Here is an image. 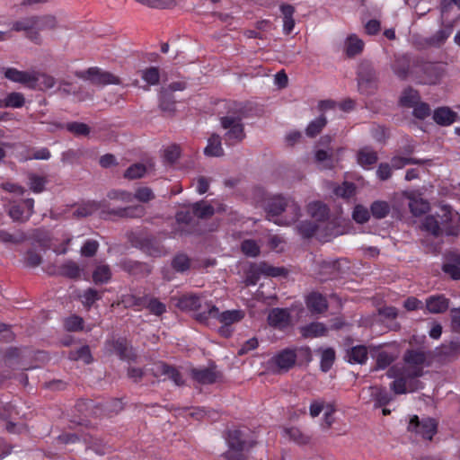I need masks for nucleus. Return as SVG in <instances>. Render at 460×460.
Here are the masks:
<instances>
[{"label": "nucleus", "mask_w": 460, "mask_h": 460, "mask_svg": "<svg viewBox=\"0 0 460 460\" xmlns=\"http://www.w3.org/2000/svg\"><path fill=\"white\" fill-rule=\"evenodd\" d=\"M413 76L420 84H437L445 75V66L439 62L428 61L421 57H415Z\"/></svg>", "instance_id": "nucleus-5"}, {"label": "nucleus", "mask_w": 460, "mask_h": 460, "mask_svg": "<svg viewBox=\"0 0 460 460\" xmlns=\"http://www.w3.org/2000/svg\"><path fill=\"white\" fill-rule=\"evenodd\" d=\"M192 214L199 219H208L214 216L216 210L212 205L205 200H199L190 205Z\"/></svg>", "instance_id": "nucleus-33"}, {"label": "nucleus", "mask_w": 460, "mask_h": 460, "mask_svg": "<svg viewBox=\"0 0 460 460\" xmlns=\"http://www.w3.org/2000/svg\"><path fill=\"white\" fill-rule=\"evenodd\" d=\"M280 11L283 14V31L288 35L295 27V20L293 18L295 7L288 4H283L280 5Z\"/></svg>", "instance_id": "nucleus-35"}, {"label": "nucleus", "mask_w": 460, "mask_h": 460, "mask_svg": "<svg viewBox=\"0 0 460 460\" xmlns=\"http://www.w3.org/2000/svg\"><path fill=\"white\" fill-rule=\"evenodd\" d=\"M352 218L358 224L367 223L370 218V212L366 207L357 205L354 208Z\"/></svg>", "instance_id": "nucleus-63"}, {"label": "nucleus", "mask_w": 460, "mask_h": 460, "mask_svg": "<svg viewBox=\"0 0 460 460\" xmlns=\"http://www.w3.org/2000/svg\"><path fill=\"white\" fill-rule=\"evenodd\" d=\"M429 160L417 159L411 157L394 156L390 161L392 169H402L407 164H425Z\"/></svg>", "instance_id": "nucleus-44"}, {"label": "nucleus", "mask_w": 460, "mask_h": 460, "mask_svg": "<svg viewBox=\"0 0 460 460\" xmlns=\"http://www.w3.org/2000/svg\"><path fill=\"white\" fill-rule=\"evenodd\" d=\"M454 5H456L460 10V0H441L439 5L440 13L448 17H453L456 14H458L455 11Z\"/></svg>", "instance_id": "nucleus-61"}, {"label": "nucleus", "mask_w": 460, "mask_h": 460, "mask_svg": "<svg viewBox=\"0 0 460 460\" xmlns=\"http://www.w3.org/2000/svg\"><path fill=\"white\" fill-rule=\"evenodd\" d=\"M146 172L145 164L137 163L130 165L124 172L123 176L128 180H136L142 178Z\"/></svg>", "instance_id": "nucleus-57"}, {"label": "nucleus", "mask_w": 460, "mask_h": 460, "mask_svg": "<svg viewBox=\"0 0 460 460\" xmlns=\"http://www.w3.org/2000/svg\"><path fill=\"white\" fill-rule=\"evenodd\" d=\"M106 346L119 358V359L131 362L137 360V353L128 340L123 337L106 341Z\"/></svg>", "instance_id": "nucleus-15"}, {"label": "nucleus", "mask_w": 460, "mask_h": 460, "mask_svg": "<svg viewBox=\"0 0 460 460\" xmlns=\"http://www.w3.org/2000/svg\"><path fill=\"white\" fill-rule=\"evenodd\" d=\"M81 268L75 261L67 260L58 268V270H48V274L58 275L70 279H78L81 277Z\"/></svg>", "instance_id": "nucleus-23"}, {"label": "nucleus", "mask_w": 460, "mask_h": 460, "mask_svg": "<svg viewBox=\"0 0 460 460\" xmlns=\"http://www.w3.org/2000/svg\"><path fill=\"white\" fill-rule=\"evenodd\" d=\"M226 442L228 450L243 451L246 448L247 442L244 433L241 429H232L227 433Z\"/></svg>", "instance_id": "nucleus-30"}, {"label": "nucleus", "mask_w": 460, "mask_h": 460, "mask_svg": "<svg viewBox=\"0 0 460 460\" xmlns=\"http://www.w3.org/2000/svg\"><path fill=\"white\" fill-rule=\"evenodd\" d=\"M459 20L460 14H456L453 17H448L440 13V29L437 31L433 35L423 40L425 46L433 48H440L441 46H443L447 40L452 34L453 30Z\"/></svg>", "instance_id": "nucleus-7"}, {"label": "nucleus", "mask_w": 460, "mask_h": 460, "mask_svg": "<svg viewBox=\"0 0 460 460\" xmlns=\"http://www.w3.org/2000/svg\"><path fill=\"white\" fill-rule=\"evenodd\" d=\"M415 57L409 54L394 56L391 64V68L394 75L401 80H406L411 75V70H414Z\"/></svg>", "instance_id": "nucleus-17"}, {"label": "nucleus", "mask_w": 460, "mask_h": 460, "mask_svg": "<svg viewBox=\"0 0 460 460\" xmlns=\"http://www.w3.org/2000/svg\"><path fill=\"white\" fill-rule=\"evenodd\" d=\"M159 109L167 117L174 116L176 112V101L173 94L168 90H161L159 93Z\"/></svg>", "instance_id": "nucleus-26"}, {"label": "nucleus", "mask_w": 460, "mask_h": 460, "mask_svg": "<svg viewBox=\"0 0 460 460\" xmlns=\"http://www.w3.org/2000/svg\"><path fill=\"white\" fill-rule=\"evenodd\" d=\"M58 27L57 17L52 14L34 15V28L38 31L55 30Z\"/></svg>", "instance_id": "nucleus-39"}, {"label": "nucleus", "mask_w": 460, "mask_h": 460, "mask_svg": "<svg viewBox=\"0 0 460 460\" xmlns=\"http://www.w3.org/2000/svg\"><path fill=\"white\" fill-rule=\"evenodd\" d=\"M410 211L415 217L425 214L429 209V203L422 199H411L409 202Z\"/></svg>", "instance_id": "nucleus-62"}, {"label": "nucleus", "mask_w": 460, "mask_h": 460, "mask_svg": "<svg viewBox=\"0 0 460 460\" xmlns=\"http://www.w3.org/2000/svg\"><path fill=\"white\" fill-rule=\"evenodd\" d=\"M99 209H107L105 201H87L78 206V208L73 212V217L76 218L87 217Z\"/></svg>", "instance_id": "nucleus-28"}, {"label": "nucleus", "mask_w": 460, "mask_h": 460, "mask_svg": "<svg viewBox=\"0 0 460 460\" xmlns=\"http://www.w3.org/2000/svg\"><path fill=\"white\" fill-rule=\"evenodd\" d=\"M130 242L133 247L147 256L159 258L168 254V251L162 242L152 234H138L134 235Z\"/></svg>", "instance_id": "nucleus-6"}, {"label": "nucleus", "mask_w": 460, "mask_h": 460, "mask_svg": "<svg viewBox=\"0 0 460 460\" xmlns=\"http://www.w3.org/2000/svg\"><path fill=\"white\" fill-rule=\"evenodd\" d=\"M222 138L218 134H212L208 139V145L204 149V154L209 157H221L224 155L222 147Z\"/></svg>", "instance_id": "nucleus-31"}, {"label": "nucleus", "mask_w": 460, "mask_h": 460, "mask_svg": "<svg viewBox=\"0 0 460 460\" xmlns=\"http://www.w3.org/2000/svg\"><path fill=\"white\" fill-rule=\"evenodd\" d=\"M173 300L176 301L175 306L184 312L197 311L202 303L201 296L192 293L183 294Z\"/></svg>", "instance_id": "nucleus-21"}, {"label": "nucleus", "mask_w": 460, "mask_h": 460, "mask_svg": "<svg viewBox=\"0 0 460 460\" xmlns=\"http://www.w3.org/2000/svg\"><path fill=\"white\" fill-rule=\"evenodd\" d=\"M261 272L266 277H287L288 270L285 267H275L266 261H261Z\"/></svg>", "instance_id": "nucleus-48"}, {"label": "nucleus", "mask_w": 460, "mask_h": 460, "mask_svg": "<svg viewBox=\"0 0 460 460\" xmlns=\"http://www.w3.org/2000/svg\"><path fill=\"white\" fill-rule=\"evenodd\" d=\"M441 214L428 215L419 226L422 232L420 243L428 253L441 252L444 236L457 237L460 234V214L450 206L440 208Z\"/></svg>", "instance_id": "nucleus-1"}, {"label": "nucleus", "mask_w": 460, "mask_h": 460, "mask_svg": "<svg viewBox=\"0 0 460 460\" xmlns=\"http://www.w3.org/2000/svg\"><path fill=\"white\" fill-rule=\"evenodd\" d=\"M172 268L176 272L183 273L190 268V259L185 253H177L172 260Z\"/></svg>", "instance_id": "nucleus-46"}, {"label": "nucleus", "mask_w": 460, "mask_h": 460, "mask_svg": "<svg viewBox=\"0 0 460 460\" xmlns=\"http://www.w3.org/2000/svg\"><path fill=\"white\" fill-rule=\"evenodd\" d=\"M191 378L200 385H212L222 378V373L217 370L214 362L207 367H192L190 370Z\"/></svg>", "instance_id": "nucleus-13"}, {"label": "nucleus", "mask_w": 460, "mask_h": 460, "mask_svg": "<svg viewBox=\"0 0 460 460\" xmlns=\"http://www.w3.org/2000/svg\"><path fill=\"white\" fill-rule=\"evenodd\" d=\"M368 390L375 408L384 407L394 400V396L384 386L373 385Z\"/></svg>", "instance_id": "nucleus-24"}, {"label": "nucleus", "mask_w": 460, "mask_h": 460, "mask_svg": "<svg viewBox=\"0 0 460 460\" xmlns=\"http://www.w3.org/2000/svg\"><path fill=\"white\" fill-rule=\"evenodd\" d=\"M329 208L328 207L320 202H313L308 206L309 215L319 222L326 221L329 218Z\"/></svg>", "instance_id": "nucleus-38"}, {"label": "nucleus", "mask_w": 460, "mask_h": 460, "mask_svg": "<svg viewBox=\"0 0 460 460\" xmlns=\"http://www.w3.org/2000/svg\"><path fill=\"white\" fill-rule=\"evenodd\" d=\"M377 160V153L368 146L359 149L357 153V162L364 168H367L375 164Z\"/></svg>", "instance_id": "nucleus-34"}, {"label": "nucleus", "mask_w": 460, "mask_h": 460, "mask_svg": "<svg viewBox=\"0 0 460 460\" xmlns=\"http://www.w3.org/2000/svg\"><path fill=\"white\" fill-rule=\"evenodd\" d=\"M420 101V93L417 90L409 86L405 88L399 100V103L402 107L412 108Z\"/></svg>", "instance_id": "nucleus-36"}, {"label": "nucleus", "mask_w": 460, "mask_h": 460, "mask_svg": "<svg viewBox=\"0 0 460 460\" xmlns=\"http://www.w3.org/2000/svg\"><path fill=\"white\" fill-rule=\"evenodd\" d=\"M4 77L13 83H19L30 89L38 87L39 78L36 72L21 71L14 67L3 68Z\"/></svg>", "instance_id": "nucleus-14"}, {"label": "nucleus", "mask_w": 460, "mask_h": 460, "mask_svg": "<svg viewBox=\"0 0 460 460\" xmlns=\"http://www.w3.org/2000/svg\"><path fill=\"white\" fill-rule=\"evenodd\" d=\"M146 214V208L142 205H134L119 208L101 210V217L103 219H110L111 216L120 218H140Z\"/></svg>", "instance_id": "nucleus-16"}, {"label": "nucleus", "mask_w": 460, "mask_h": 460, "mask_svg": "<svg viewBox=\"0 0 460 460\" xmlns=\"http://www.w3.org/2000/svg\"><path fill=\"white\" fill-rule=\"evenodd\" d=\"M306 307L312 313L323 314L328 309L325 296L318 292L310 293L305 299Z\"/></svg>", "instance_id": "nucleus-25"}, {"label": "nucleus", "mask_w": 460, "mask_h": 460, "mask_svg": "<svg viewBox=\"0 0 460 460\" xmlns=\"http://www.w3.org/2000/svg\"><path fill=\"white\" fill-rule=\"evenodd\" d=\"M427 359V353L422 349H407L403 355V361L407 367L404 369L420 368L423 372V365Z\"/></svg>", "instance_id": "nucleus-22"}, {"label": "nucleus", "mask_w": 460, "mask_h": 460, "mask_svg": "<svg viewBox=\"0 0 460 460\" xmlns=\"http://www.w3.org/2000/svg\"><path fill=\"white\" fill-rule=\"evenodd\" d=\"M206 305L208 311L197 314L195 317L200 323H207L208 318L212 317L217 319L224 325H231L240 322L244 316V314L241 310H227L220 313L216 305L208 303H207Z\"/></svg>", "instance_id": "nucleus-9"}, {"label": "nucleus", "mask_w": 460, "mask_h": 460, "mask_svg": "<svg viewBox=\"0 0 460 460\" xmlns=\"http://www.w3.org/2000/svg\"><path fill=\"white\" fill-rule=\"evenodd\" d=\"M358 91L362 94H373L377 89V75L373 65L368 61H362L357 72Z\"/></svg>", "instance_id": "nucleus-10"}, {"label": "nucleus", "mask_w": 460, "mask_h": 460, "mask_svg": "<svg viewBox=\"0 0 460 460\" xmlns=\"http://www.w3.org/2000/svg\"><path fill=\"white\" fill-rule=\"evenodd\" d=\"M74 75L79 79L89 81L90 84L95 86L121 84L119 77L98 66H92L86 70H77L74 72Z\"/></svg>", "instance_id": "nucleus-8"}, {"label": "nucleus", "mask_w": 460, "mask_h": 460, "mask_svg": "<svg viewBox=\"0 0 460 460\" xmlns=\"http://www.w3.org/2000/svg\"><path fill=\"white\" fill-rule=\"evenodd\" d=\"M314 158L318 164H323L326 169L333 167V151L331 148L316 150Z\"/></svg>", "instance_id": "nucleus-47"}, {"label": "nucleus", "mask_w": 460, "mask_h": 460, "mask_svg": "<svg viewBox=\"0 0 460 460\" xmlns=\"http://www.w3.org/2000/svg\"><path fill=\"white\" fill-rule=\"evenodd\" d=\"M118 267L135 279H145L153 271V266L151 264L128 257L122 258L118 262Z\"/></svg>", "instance_id": "nucleus-11"}, {"label": "nucleus", "mask_w": 460, "mask_h": 460, "mask_svg": "<svg viewBox=\"0 0 460 460\" xmlns=\"http://www.w3.org/2000/svg\"><path fill=\"white\" fill-rule=\"evenodd\" d=\"M152 373L155 376H166L178 386L184 385V380L178 369L164 361L156 362L152 368Z\"/></svg>", "instance_id": "nucleus-19"}, {"label": "nucleus", "mask_w": 460, "mask_h": 460, "mask_svg": "<svg viewBox=\"0 0 460 460\" xmlns=\"http://www.w3.org/2000/svg\"><path fill=\"white\" fill-rule=\"evenodd\" d=\"M326 117L322 114L315 119L312 120L305 128V134L309 137H314L321 133L323 128L326 126Z\"/></svg>", "instance_id": "nucleus-45"}, {"label": "nucleus", "mask_w": 460, "mask_h": 460, "mask_svg": "<svg viewBox=\"0 0 460 460\" xmlns=\"http://www.w3.org/2000/svg\"><path fill=\"white\" fill-rule=\"evenodd\" d=\"M391 208L388 202L384 200H376L370 206V212L376 219H383L388 216Z\"/></svg>", "instance_id": "nucleus-43"}, {"label": "nucleus", "mask_w": 460, "mask_h": 460, "mask_svg": "<svg viewBox=\"0 0 460 460\" xmlns=\"http://www.w3.org/2000/svg\"><path fill=\"white\" fill-rule=\"evenodd\" d=\"M253 115L251 103L234 102L226 116L220 118V125L226 129L224 139L226 145L241 143L246 137L243 119Z\"/></svg>", "instance_id": "nucleus-2"}, {"label": "nucleus", "mask_w": 460, "mask_h": 460, "mask_svg": "<svg viewBox=\"0 0 460 460\" xmlns=\"http://www.w3.org/2000/svg\"><path fill=\"white\" fill-rule=\"evenodd\" d=\"M267 320L270 326L283 330L289 325L291 316L288 309L273 308L269 313Z\"/></svg>", "instance_id": "nucleus-20"}, {"label": "nucleus", "mask_w": 460, "mask_h": 460, "mask_svg": "<svg viewBox=\"0 0 460 460\" xmlns=\"http://www.w3.org/2000/svg\"><path fill=\"white\" fill-rule=\"evenodd\" d=\"M67 131L74 134L76 137L88 136L91 132L90 127L83 122H68L64 127Z\"/></svg>", "instance_id": "nucleus-54"}, {"label": "nucleus", "mask_w": 460, "mask_h": 460, "mask_svg": "<svg viewBox=\"0 0 460 460\" xmlns=\"http://www.w3.org/2000/svg\"><path fill=\"white\" fill-rule=\"evenodd\" d=\"M262 208L267 217H278L283 212L286 213L282 219L275 220V223L280 226H288L298 220L301 216L300 206L291 199L281 195H273L265 198L262 201Z\"/></svg>", "instance_id": "nucleus-3"}, {"label": "nucleus", "mask_w": 460, "mask_h": 460, "mask_svg": "<svg viewBox=\"0 0 460 460\" xmlns=\"http://www.w3.org/2000/svg\"><path fill=\"white\" fill-rule=\"evenodd\" d=\"M346 358L350 364H364L367 359V349L364 345H357L347 349Z\"/></svg>", "instance_id": "nucleus-32"}, {"label": "nucleus", "mask_w": 460, "mask_h": 460, "mask_svg": "<svg viewBox=\"0 0 460 460\" xmlns=\"http://www.w3.org/2000/svg\"><path fill=\"white\" fill-rule=\"evenodd\" d=\"M262 272H261V264L252 263L245 272L244 283L246 286H254L259 281Z\"/></svg>", "instance_id": "nucleus-51"}, {"label": "nucleus", "mask_w": 460, "mask_h": 460, "mask_svg": "<svg viewBox=\"0 0 460 460\" xmlns=\"http://www.w3.org/2000/svg\"><path fill=\"white\" fill-rule=\"evenodd\" d=\"M364 42L356 35H350L347 39L346 54L349 58H353L362 52Z\"/></svg>", "instance_id": "nucleus-42"}, {"label": "nucleus", "mask_w": 460, "mask_h": 460, "mask_svg": "<svg viewBox=\"0 0 460 460\" xmlns=\"http://www.w3.org/2000/svg\"><path fill=\"white\" fill-rule=\"evenodd\" d=\"M26 235L23 232L19 231L15 234H12L5 230H0V243H19L25 240Z\"/></svg>", "instance_id": "nucleus-60"}, {"label": "nucleus", "mask_w": 460, "mask_h": 460, "mask_svg": "<svg viewBox=\"0 0 460 460\" xmlns=\"http://www.w3.org/2000/svg\"><path fill=\"white\" fill-rule=\"evenodd\" d=\"M136 2L155 9H168L176 6L175 0H135Z\"/></svg>", "instance_id": "nucleus-58"}, {"label": "nucleus", "mask_w": 460, "mask_h": 460, "mask_svg": "<svg viewBox=\"0 0 460 460\" xmlns=\"http://www.w3.org/2000/svg\"><path fill=\"white\" fill-rule=\"evenodd\" d=\"M387 376L394 378L390 385V388L395 394L412 393L423 388L422 382L418 379L423 376V372L420 368H403L401 374L397 375L395 367H393L389 368Z\"/></svg>", "instance_id": "nucleus-4"}, {"label": "nucleus", "mask_w": 460, "mask_h": 460, "mask_svg": "<svg viewBox=\"0 0 460 460\" xmlns=\"http://www.w3.org/2000/svg\"><path fill=\"white\" fill-rule=\"evenodd\" d=\"M449 306V299L444 295L430 296L426 299V308L431 314L446 312Z\"/></svg>", "instance_id": "nucleus-27"}, {"label": "nucleus", "mask_w": 460, "mask_h": 460, "mask_svg": "<svg viewBox=\"0 0 460 460\" xmlns=\"http://www.w3.org/2000/svg\"><path fill=\"white\" fill-rule=\"evenodd\" d=\"M326 332L327 328L322 323H312L303 329V336L305 337L323 336Z\"/></svg>", "instance_id": "nucleus-55"}, {"label": "nucleus", "mask_w": 460, "mask_h": 460, "mask_svg": "<svg viewBox=\"0 0 460 460\" xmlns=\"http://www.w3.org/2000/svg\"><path fill=\"white\" fill-rule=\"evenodd\" d=\"M297 355L296 349H285L275 355L271 362L278 367V373L287 372L295 366Z\"/></svg>", "instance_id": "nucleus-18"}, {"label": "nucleus", "mask_w": 460, "mask_h": 460, "mask_svg": "<svg viewBox=\"0 0 460 460\" xmlns=\"http://www.w3.org/2000/svg\"><path fill=\"white\" fill-rule=\"evenodd\" d=\"M318 229V225L312 221H302L296 226L298 234L303 238H311Z\"/></svg>", "instance_id": "nucleus-56"}, {"label": "nucleus", "mask_w": 460, "mask_h": 460, "mask_svg": "<svg viewBox=\"0 0 460 460\" xmlns=\"http://www.w3.org/2000/svg\"><path fill=\"white\" fill-rule=\"evenodd\" d=\"M28 186L35 193H41L45 190L48 179L45 176L38 175L34 172H28Z\"/></svg>", "instance_id": "nucleus-41"}, {"label": "nucleus", "mask_w": 460, "mask_h": 460, "mask_svg": "<svg viewBox=\"0 0 460 460\" xmlns=\"http://www.w3.org/2000/svg\"><path fill=\"white\" fill-rule=\"evenodd\" d=\"M112 277L111 270L107 264H101L95 267L93 271V281L96 284H106Z\"/></svg>", "instance_id": "nucleus-40"}, {"label": "nucleus", "mask_w": 460, "mask_h": 460, "mask_svg": "<svg viewBox=\"0 0 460 460\" xmlns=\"http://www.w3.org/2000/svg\"><path fill=\"white\" fill-rule=\"evenodd\" d=\"M440 356L445 358H456L460 355V341H451L448 344H443L439 350Z\"/></svg>", "instance_id": "nucleus-53"}, {"label": "nucleus", "mask_w": 460, "mask_h": 460, "mask_svg": "<svg viewBox=\"0 0 460 460\" xmlns=\"http://www.w3.org/2000/svg\"><path fill=\"white\" fill-rule=\"evenodd\" d=\"M438 423L434 419L424 418L420 420L417 415L411 418L408 430L414 432L424 439L431 440L437 432Z\"/></svg>", "instance_id": "nucleus-12"}, {"label": "nucleus", "mask_w": 460, "mask_h": 460, "mask_svg": "<svg viewBox=\"0 0 460 460\" xmlns=\"http://www.w3.org/2000/svg\"><path fill=\"white\" fill-rule=\"evenodd\" d=\"M459 118L458 114L448 107H440L434 111L433 119L440 126H449Z\"/></svg>", "instance_id": "nucleus-29"}, {"label": "nucleus", "mask_w": 460, "mask_h": 460, "mask_svg": "<svg viewBox=\"0 0 460 460\" xmlns=\"http://www.w3.org/2000/svg\"><path fill=\"white\" fill-rule=\"evenodd\" d=\"M69 359L71 360H82L85 364H90L93 362V356L91 354V350L89 346L84 345L77 349L71 350L68 355Z\"/></svg>", "instance_id": "nucleus-49"}, {"label": "nucleus", "mask_w": 460, "mask_h": 460, "mask_svg": "<svg viewBox=\"0 0 460 460\" xmlns=\"http://www.w3.org/2000/svg\"><path fill=\"white\" fill-rule=\"evenodd\" d=\"M241 251L247 257L255 258L260 255L261 248L255 240L246 239L241 243Z\"/></svg>", "instance_id": "nucleus-52"}, {"label": "nucleus", "mask_w": 460, "mask_h": 460, "mask_svg": "<svg viewBox=\"0 0 460 460\" xmlns=\"http://www.w3.org/2000/svg\"><path fill=\"white\" fill-rule=\"evenodd\" d=\"M82 297L84 306L90 308L96 301L102 298V295L96 289L89 288L84 290Z\"/></svg>", "instance_id": "nucleus-64"}, {"label": "nucleus", "mask_w": 460, "mask_h": 460, "mask_svg": "<svg viewBox=\"0 0 460 460\" xmlns=\"http://www.w3.org/2000/svg\"><path fill=\"white\" fill-rule=\"evenodd\" d=\"M25 104V97L22 93L13 92L4 99L0 100V108H22Z\"/></svg>", "instance_id": "nucleus-37"}, {"label": "nucleus", "mask_w": 460, "mask_h": 460, "mask_svg": "<svg viewBox=\"0 0 460 460\" xmlns=\"http://www.w3.org/2000/svg\"><path fill=\"white\" fill-rule=\"evenodd\" d=\"M142 79L148 84L156 85L159 84L160 73L158 67L151 66L142 71Z\"/></svg>", "instance_id": "nucleus-59"}, {"label": "nucleus", "mask_w": 460, "mask_h": 460, "mask_svg": "<svg viewBox=\"0 0 460 460\" xmlns=\"http://www.w3.org/2000/svg\"><path fill=\"white\" fill-rule=\"evenodd\" d=\"M335 360V350L332 348L321 349L320 367L323 372H328Z\"/></svg>", "instance_id": "nucleus-50"}]
</instances>
